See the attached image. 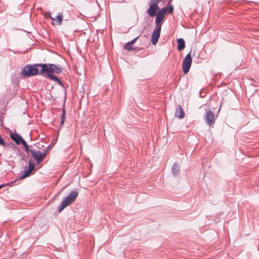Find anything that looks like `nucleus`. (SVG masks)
<instances>
[{"instance_id":"16","label":"nucleus","mask_w":259,"mask_h":259,"mask_svg":"<svg viewBox=\"0 0 259 259\" xmlns=\"http://www.w3.org/2000/svg\"><path fill=\"white\" fill-rule=\"evenodd\" d=\"M31 172H32V171L29 170V169H25L24 171V174L21 176V179H23L29 176Z\"/></svg>"},{"instance_id":"7","label":"nucleus","mask_w":259,"mask_h":259,"mask_svg":"<svg viewBox=\"0 0 259 259\" xmlns=\"http://www.w3.org/2000/svg\"><path fill=\"white\" fill-rule=\"evenodd\" d=\"M192 64V58L191 53H188L183 61V71L185 74H187L190 70Z\"/></svg>"},{"instance_id":"23","label":"nucleus","mask_w":259,"mask_h":259,"mask_svg":"<svg viewBox=\"0 0 259 259\" xmlns=\"http://www.w3.org/2000/svg\"><path fill=\"white\" fill-rule=\"evenodd\" d=\"M24 148H25V150L26 152L28 153V152H30V150L29 149L28 146H25Z\"/></svg>"},{"instance_id":"20","label":"nucleus","mask_w":259,"mask_h":259,"mask_svg":"<svg viewBox=\"0 0 259 259\" xmlns=\"http://www.w3.org/2000/svg\"><path fill=\"white\" fill-rule=\"evenodd\" d=\"M138 38H139V36L136 37V38L133 39L132 41L128 42L127 44H131L132 45V44H134L136 41V40L138 39Z\"/></svg>"},{"instance_id":"2","label":"nucleus","mask_w":259,"mask_h":259,"mask_svg":"<svg viewBox=\"0 0 259 259\" xmlns=\"http://www.w3.org/2000/svg\"><path fill=\"white\" fill-rule=\"evenodd\" d=\"M164 17H155V27L151 35V42L155 45L160 37L161 26L163 23Z\"/></svg>"},{"instance_id":"26","label":"nucleus","mask_w":259,"mask_h":259,"mask_svg":"<svg viewBox=\"0 0 259 259\" xmlns=\"http://www.w3.org/2000/svg\"><path fill=\"white\" fill-rule=\"evenodd\" d=\"M48 16L51 17V14L48 12Z\"/></svg>"},{"instance_id":"3","label":"nucleus","mask_w":259,"mask_h":259,"mask_svg":"<svg viewBox=\"0 0 259 259\" xmlns=\"http://www.w3.org/2000/svg\"><path fill=\"white\" fill-rule=\"evenodd\" d=\"M43 64H35L34 65H27L24 66L22 70L21 74L25 77H30L35 75L37 74H39L40 70L37 67L41 68V66Z\"/></svg>"},{"instance_id":"6","label":"nucleus","mask_w":259,"mask_h":259,"mask_svg":"<svg viewBox=\"0 0 259 259\" xmlns=\"http://www.w3.org/2000/svg\"><path fill=\"white\" fill-rule=\"evenodd\" d=\"M30 152L34 159L36 160L37 164H39L46 156L47 150H45V152L41 153L39 150H35L30 149Z\"/></svg>"},{"instance_id":"21","label":"nucleus","mask_w":259,"mask_h":259,"mask_svg":"<svg viewBox=\"0 0 259 259\" xmlns=\"http://www.w3.org/2000/svg\"><path fill=\"white\" fill-rule=\"evenodd\" d=\"M0 145L6 146V143L0 135Z\"/></svg>"},{"instance_id":"10","label":"nucleus","mask_w":259,"mask_h":259,"mask_svg":"<svg viewBox=\"0 0 259 259\" xmlns=\"http://www.w3.org/2000/svg\"><path fill=\"white\" fill-rule=\"evenodd\" d=\"M175 116L180 119H182L185 116V113L181 105L178 106L175 112Z\"/></svg>"},{"instance_id":"13","label":"nucleus","mask_w":259,"mask_h":259,"mask_svg":"<svg viewBox=\"0 0 259 259\" xmlns=\"http://www.w3.org/2000/svg\"><path fill=\"white\" fill-rule=\"evenodd\" d=\"M50 79L56 82H57L59 85L61 86V87L64 89L65 92H66V88L64 85L62 83L61 81L56 76L54 75L49 74V76H47Z\"/></svg>"},{"instance_id":"25","label":"nucleus","mask_w":259,"mask_h":259,"mask_svg":"<svg viewBox=\"0 0 259 259\" xmlns=\"http://www.w3.org/2000/svg\"><path fill=\"white\" fill-rule=\"evenodd\" d=\"M57 16H58V17H60V16H62V14H58V15Z\"/></svg>"},{"instance_id":"14","label":"nucleus","mask_w":259,"mask_h":259,"mask_svg":"<svg viewBox=\"0 0 259 259\" xmlns=\"http://www.w3.org/2000/svg\"><path fill=\"white\" fill-rule=\"evenodd\" d=\"M171 171L174 176H177L179 172H180V167L179 164L177 162L174 163L172 168Z\"/></svg>"},{"instance_id":"1","label":"nucleus","mask_w":259,"mask_h":259,"mask_svg":"<svg viewBox=\"0 0 259 259\" xmlns=\"http://www.w3.org/2000/svg\"><path fill=\"white\" fill-rule=\"evenodd\" d=\"M41 66V69L40 70L39 74L44 76L46 75L49 76V74L53 75L54 73L60 74L63 70L60 65H56L54 64L45 63Z\"/></svg>"},{"instance_id":"19","label":"nucleus","mask_w":259,"mask_h":259,"mask_svg":"<svg viewBox=\"0 0 259 259\" xmlns=\"http://www.w3.org/2000/svg\"><path fill=\"white\" fill-rule=\"evenodd\" d=\"M65 109H63V113L61 116V125H62L65 122Z\"/></svg>"},{"instance_id":"24","label":"nucleus","mask_w":259,"mask_h":259,"mask_svg":"<svg viewBox=\"0 0 259 259\" xmlns=\"http://www.w3.org/2000/svg\"><path fill=\"white\" fill-rule=\"evenodd\" d=\"M7 185H8V184H4L0 185V189L4 188L6 186H7Z\"/></svg>"},{"instance_id":"4","label":"nucleus","mask_w":259,"mask_h":259,"mask_svg":"<svg viewBox=\"0 0 259 259\" xmlns=\"http://www.w3.org/2000/svg\"><path fill=\"white\" fill-rule=\"evenodd\" d=\"M78 194L77 191H71L68 195L65 197L58 206L59 212H61L66 206L73 202Z\"/></svg>"},{"instance_id":"18","label":"nucleus","mask_w":259,"mask_h":259,"mask_svg":"<svg viewBox=\"0 0 259 259\" xmlns=\"http://www.w3.org/2000/svg\"><path fill=\"white\" fill-rule=\"evenodd\" d=\"M34 168L35 165L34 162L32 160H30L28 163V169L32 171L34 169Z\"/></svg>"},{"instance_id":"12","label":"nucleus","mask_w":259,"mask_h":259,"mask_svg":"<svg viewBox=\"0 0 259 259\" xmlns=\"http://www.w3.org/2000/svg\"><path fill=\"white\" fill-rule=\"evenodd\" d=\"M46 18L50 19L52 25H60L63 20V17H46Z\"/></svg>"},{"instance_id":"15","label":"nucleus","mask_w":259,"mask_h":259,"mask_svg":"<svg viewBox=\"0 0 259 259\" xmlns=\"http://www.w3.org/2000/svg\"><path fill=\"white\" fill-rule=\"evenodd\" d=\"M177 42L178 44L177 49L180 51L183 50L185 47V42L184 40L182 38H179L177 39Z\"/></svg>"},{"instance_id":"17","label":"nucleus","mask_w":259,"mask_h":259,"mask_svg":"<svg viewBox=\"0 0 259 259\" xmlns=\"http://www.w3.org/2000/svg\"><path fill=\"white\" fill-rule=\"evenodd\" d=\"M124 48L125 50L128 51L135 50V49L132 46V45L127 44V42L124 46Z\"/></svg>"},{"instance_id":"22","label":"nucleus","mask_w":259,"mask_h":259,"mask_svg":"<svg viewBox=\"0 0 259 259\" xmlns=\"http://www.w3.org/2000/svg\"><path fill=\"white\" fill-rule=\"evenodd\" d=\"M20 143H21L22 144V145L25 147V146H28L27 144L26 143V142H25V141L23 139L22 140V142H20Z\"/></svg>"},{"instance_id":"5","label":"nucleus","mask_w":259,"mask_h":259,"mask_svg":"<svg viewBox=\"0 0 259 259\" xmlns=\"http://www.w3.org/2000/svg\"><path fill=\"white\" fill-rule=\"evenodd\" d=\"M162 0H150L149 3V7L147 10L148 16H156L159 10L158 4Z\"/></svg>"},{"instance_id":"11","label":"nucleus","mask_w":259,"mask_h":259,"mask_svg":"<svg viewBox=\"0 0 259 259\" xmlns=\"http://www.w3.org/2000/svg\"><path fill=\"white\" fill-rule=\"evenodd\" d=\"M11 138L15 142L17 145L20 144L22 140L23 139L17 133H11L10 135Z\"/></svg>"},{"instance_id":"9","label":"nucleus","mask_w":259,"mask_h":259,"mask_svg":"<svg viewBox=\"0 0 259 259\" xmlns=\"http://www.w3.org/2000/svg\"><path fill=\"white\" fill-rule=\"evenodd\" d=\"M204 119L209 126H211L214 123V114L211 110L207 111L205 112Z\"/></svg>"},{"instance_id":"8","label":"nucleus","mask_w":259,"mask_h":259,"mask_svg":"<svg viewBox=\"0 0 259 259\" xmlns=\"http://www.w3.org/2000/svg\"><path fill=\"white\" fill-rule=\"evenodd\" d=\"M174 8L172 6L167 5L166 7L160 9L158 11V14L156 16H164L166 14H171L173 12Z\"/></svg>"}]
</instances>
